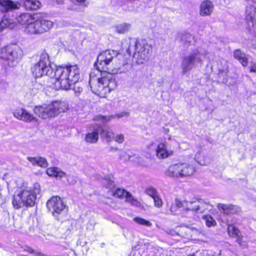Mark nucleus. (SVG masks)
Instances as JSON below:
<instances>
[{"label":"nucleus","mask_w":256,"mask_h":256,"mask_svg":"<svg viewBox=\"0 0 256 256\" xmlns=\"http://www.w3.org/2000/svg\"><path fill=\"white\" fill-rule=\"evenodd\" d=\"M118 55V52L114 50H108L100 52L94 64L100 76H96L94 72L90 74L89 84L92 90L100 97H105L116 87L114 76L107 70L108 66Z\"/></svg>","instance_id":"obj_1"},{"label":"nucleus","mask_w":256,"mask_h":256,"mask_svg":"<svg viewBox=\"0 0 256 256\" xmlns=\"http://www.w3.org/2000/svg\"><path fill=\"white\" fill-rule=\"evenodd\" d=\"M146 192L152 198L158 194L156 190L154 188L151 186L146 188Z\"/></svg>","instance_id":"obj_34"},{"label":"nucleus","mask_w":256,"mask_h":256,"mask_svg":"<svg viewBox=\"0 0 256 256\" xmlns=\"http://www.w3.org/2000/svg\"><path fill=\"white\" fill-rule=\"evenodd\" d=\"M218 207L224 214H234L238 211V208L232 204H219Z\"/></svg>","instance_id":"obj_21"},{"label":"nucleus","mask_w":256,"mask_h":256,"mask_svg":"<svg viewBox=\"0 0 256 256\" xmlns=\"http://www.w3.org/2000/svg\"><path fill=\"white\" fill-rule=\"evenodd\" d=\"M54 66L50 64L48 54L43 52L39 61L32 68V72L36 78L41 77L44 75L50 78V73L52 72Z\"/></svg>","instance_id":"obj_8"},{"label":"nucleus","mask_w":256,"mask_h":256,"mask_svg":"<svg viewBox=\"0 0 256 256\" xmlns=\"http://www.w3.org/2000/svg\"><path fill=\"white\" fill-rule=\"evenodd\" d=\"M48 86V84L44 83L42 84L40 82H36L30 90V94H31L34 96L42 92L46 86Z\"/></svg>","instance_id":"obj_28"},{"label":"nucleus","mask_w":256,"mask_h":256,"mask_svg":"<svg viewBox=\"0 0 256 256\" xmlns=\"http://www.w3.org/2000/svg\"><path fill=\"white\" fill-rule=\"evenodd\" d=\"M203 219L206 222V224L207 226L210 227L216 224V222L214 218L209 215L203 216Z\"/></svg>","instance_id":"obj_33"},{"label":"nucleus","mask_w":256,"mask_h":256,"mask_svg":"<svg viewBox=\"0 0 256 256\" xmlns=\"http://www.w3.org/2000/svg\"><path fill=\"white\" fill-rule=\"evenodd\" d=\"M67 110L68 105L64 102L54 101L50 104L35 106L34 112L38 117L47 119L54 118Z\"/></svg>","instance_id":"obj_5"},{"label":"nucleus","mask_w":256,"mask_h":256,"mask_svg":"<svg viewBox=\"0 0 256 256\" xmlns=\"http://www.w3.org/2000/svg\"><path fill=\"white\" fill-rule=\"evenodd\" d=\"M100 132H104L103 128L101 127H98L94 129V131L88 132L85 137V140L86 142L93 144L97 142L98 139V134H100Z\"/></svg>","instance_id":"obj_18"},{"label":"nucleus","mask_w":256,"mask_h":256,"mask_svg":"<svg viewBox=\"0 0 256 256\" xmlns=\"http://www.w3.org/2000/svg\"><path fill=\"white\" fill-rule=\"evenodd\" d=\"M154 206L158 208H160L162 205V199L160 198L158 194L153 198Z\"/></svg>","instance_id":"obj_37"},{"label":"nucleus","mask_w":256,"mask_h":256,"mask_svg":"<svg viewBox=\"0 0 256 256\" xmlns=\"http://www.w3.org/2000/svg\"><path fill=\"white\" fill-rule=\"evenodd\" d=\"M0 6L2 8L1 10L3 12H6L17 8L16 4L10 0H0Z\"/></svg>","instance_id":"obj_22"},{"label":"nucleus","mask_w":256,"mask_h":256,"mask_svg":"<svg viewBox=\"0 0 256 256\" xmlns=\"http://www.w3.org/2000/svg\"><path fill=\"white\" fill-rule=\"evenodd\" d=\"M118 118H120V117L122 116V114H120V115H118Z\"/></svg>","instance_id":"obj_49"},{"label":"nucleus","mask_w":256,"mask_h":256,"mask_svg":"<svg viewBox=\"0 0 256 256\" xmlns=\"http://www.w3.org/2000/svg\"><path fill=\"white\" fill-rule=\"evenodd\" d=\"M234 57L238 60L244 66L248 65V59L244 54L240 50H236L234 52Z\"/></svg>","instance_id":"obj_27"},{"label":"nucleus","mask_w":256,"mask_h":256,"mask_svg":"<svg viewBox=\"0 0 256 256\" xmlns=\"http://www.w3.org/2000/svg\"><path fill=\"white\" fill-rule=\"evenodd\" d=\"M133 220L136 224L140 226H144L147 227H150L152 226L151 222L140 217H135L134 218Z\"/></svg>","instance_id":"obj_29"},{"label":"nucleus","mask_w":256,"mask_h":256,"mask_svg":"<svg viewBox=\"0 0 256 256\" xmlns=\"http://www.w3.org/2000/svg\"><path fill=\"white\" fill-rule=\"evenodd\" d=\"M118 150V148H113L112 146L110 147L109 148V151H113V150Z\"/></svg>","instance_id":"obj_47"},{"label":"nucleus","mask_w":256,"mask_h":256,"mask_svg":"<svg viewBox=\"0 0 256 256\" xmlns=\"http://www.w3.org/2000/svg\"><path fill=\"white\" fill-rule=\"evenodd\" d=\"M136 155L130 156L126 152H124L120 154V158L123 159L124 160H133L134 158H136Z\"/></svg>","instance_id":"obj_35"},{"label":"nucleus","mask_w":256,"mask_h":256,"mask_svg":"<svg viewBox=\"0 0 256 256\" xmlns=\"http://www.w3.org/2000/svg\"><path fill=\"white\" fill-rule=\"evenodd\" d=\"M208 54V51L202 48H198L186 55L196 66L202 64L204 58Z\"/></svg>","instance_id":"obj_11"},{"label":"nucleus","mask_w":256,"mask_h":256,"mask_svg":"<svg viewBox=\"0 0 256 256\" xmlns=\"http://www.w3.org/2000/svg\"><path fill=\"white\" fill-rule=\"evenodd\" d=\"M211 206L210 202L198 198H194L190 200H186L183 202L176 199L175 204L170 207V210L174 212L176 208H184V212L186 216L198 217V215L208 210Z\"/></svg>","instance_id":"obj_3"},{"label":"nucleus","mask_w":256,"mask_h":256,"mask_svg":"<svg viewBox=\"0 0 256 256\" xmlns=\"http://www.w3.org/2000/svg\"><path fill=\"white\" fill-rule=\"evenodd\" d=\"M196 66L186 56L183 58L181 64V68L183 74H186Z\"/></svg>","instance_id":"obj_20"},{"label":"nucleus","mask_w":256,"mask_h":256,"mask_svg":"<svg viewBox=\"0 0 256 256\" xmlns=\"http://www.w3.org/2000/svg\"><path fill=\"white\" fill-rule=\"evenodd\" d=\"M65 68L68 71V77H70L71 83H73L74 84H76L79 79L80 72L77 65L67 66Z\"/></svg>","instance_id":"obj_14"},{"label":"nucleus","mask_w":256,"mask_h":256,"mask_svg":"<svg viewBox=\"0 0 256 256\" xmlns=\"http://www.w3.org/2000/svg\"><path fill=\"white\" fill-rule=\"evenodd\" d=\"M174 150L168 148L167 143L164 142L160 143L156 150V155L159 159H164L172 155Z\"/></svg>","instance_id":"obj_13"},{"label":"nucleus","mask_w":256,"mask_h":256,"mask_svg":"<svg viewBox=\"0 0 256 256\" xmlns=\"http://www.w3.org/2000/svg\"><path fill=\"white\" fill-rule=\"evenodd\" d=\"M40 192V184H36L34 186L23 184L14 192L12 204L16 209L22 207H32L35 204L36 196Z\"/></svg>","instance_id":"obj_2"},{"label":"nucleus","mask_w":256,"mask_h":256,"mask_svg":"<svg viewBox=\"0 0 256 256\" xmlns=\"http://www.w3.org/2000/svg\"><path fill=\"white\" fill-rule=\"evenodd\" d=\"M72 88L76 94L78 95L82 91V88L78 86V84L77 82L76 84H74L72 86Z\"/></svg>","instance_id":"obj_39"},{"label":"nucleus","mask_w":256,"mask_h":256,"mask_svg":"<svg viewBox=\"0 0 256 256\" xmlns=\"http://www.w3.org/2000/svg\"><path fill=\"white\" fill-rule=\"evenodd\" d=\"M181 169L182 177L188 176L192 175L196 171L194 164L181 163Z\"/></svg>","instance_id":"obj_19"},{"label":"nucleus","mask_w":256,"mask_h":256,"mask_svg":"<svg viewBox=\"0 0 256 256\" xmlns=\"http://www.w3.org/2000/svg\"><path fill=\"white\" fill-rule=\"evenodd\" d=\"M228 232L229 235L232 236H239L241 234L239 230L233 224L228 226Z\"/></svg>","instance_id":"obj_30"},{"label":"nucleus","mask_w":256,"mask_h":256,"mask_svg":"<svg viewBox=\"0 0 256 256\" xmlns=\"http://www.w3.org/2000/svg\"><path fill=\"white\" fill-rule=\"evenodd\" d=\"M46 174L50 176L62 178L66 176V174L57 167L49 168L46 170Z\"/></svg>","instance_id":"obj_23"},{"label":"nucleus","mask_w":256,"mask_h":256,"mask_svg":"<svg viewBox=\"0 0 256 256\" xmlns=\"http://www.w3.org/2000/svg\"><path fill=\"white\" fill-rule=\"evenodd\" d=\"M98 118L100 120H102V122H105L110 120L114 118V116H98Z\"/></svg>","instance_id":"obj_40"},{"label":"nucleus","mask_w":256,"mask_h":256,"mask_svg":"<svg viewBox=\"0 0 256 256\" xmlns=\"http://www.w3.org/2000/svg\"><path fill=\"white\" fill-rule=\"evenodd\" d=\"M13 115L16 119L26 122H38V120L36 116L22 108H16L13 112Z\"/></svg>","instance_id":"obj_12"},{"label":"nucleus","mask_w":256,"mask_h":256,"mask_svg":"<svg viewBox=\"0 0 256 256\" xmlns=\"http://www.w3.org/2000/svg\"><path fill=\"white\" fill-rule=\"evenodd\" d=\"M214 10L212 2L206 0L202 2L200 5V14L202 16H208L211 14Z\"/></svg>","instance_id":"obj_17"},{"label":"nucleus","mask_w":256,"mask_h":256,"mask_svg":"<svg viewBox=\"0 0 256 256\" xmlns=\"http://www.w3.org/2000/svg\"><path fill=\"white\" fill-rule=\"evenodd\" d=\"M53 26V22L49 20L38 19L34 20L25 27V32L30 34H42L48 31Z\"/></svg>","instance_id":"obj_9"},{"label":"nucleus","mask_w":256,"mask_h":256,"mask_svg":"<svg viewBox=\"0 0 256 256\" xmlns=\"http://www.w3.org/2000/svg\"><path fill=\"white\" fill-rule=\"evenodd\" d=\"M33 18L31 14L28 13L22 14L16 18L18 22L22 24L26 25V26L32 22Z\"/></svg>","instance_id":"obj_24"},{"label":"nucleus","mask_w":256,"mask_h":256,"mask_svg":"<svg viewBox=\"0 0 256 256\" xmlns=\"http://www.w3.org/2000/svg\"><path fill=\"white\" fill-rule=\"evenodd\" d=\"M114 138V140L120 144L122 143L124 140V136L122 134H118Z\"/></svg>","instance_id":"obj_42"},{"label":"nucleus","mask_w":256,"mask_h":256,"mask_svg":"<svg viewBox=\"0 0 256 256\" xmlns=\"http://www.w3.org/2000/svg\"><path fill=\"white\" fill-rule=\"evenodd\" d=\"M54 66V69L52 72H51L50 78H54V82L56 89H62L68 90L71 89L74 86L73 83H71L70 77H68V71L66 70L65 67H56Z\"/></svg>","instance_id":"obj_6"},{"label":"nucleus","mask_w":256,"mask_h":256,"mask_svg":"<svg viewBox=\"0 0 256 256\" xmlns=\"http://www.w3.org/2000/svg\"><path fill=\"white\" fill-rule=\"evenodd\" d=\"M104 132H100V134L104 136L106 138L108 141H110L112 139L114 138V132L110 129L104 130Z\"/></svg>","instance_id":"obj_32"},{"label":"nucleus","mask_w":256,"mask_h":256,"mask_svg":"<svg viewBox=\"0 0 256 256\" xmlns=\"http://www.w3.org/2000/svg\"><path fill=\"white\" fill-rule=\"evenodd\" d=\"M77 2H84L86 0H76Z\"/></svg>","instance_id":"obj_48"},{"label":"nucleus","mask_w":256,"mask_h":256,"mask_svg":"<svg viewBox=\"0 0 256 256\" xmlns=\"http://www.w3.org/2000/svg\"><path fill=\"white\" fill-rule=\"evenodd\" d=\"M114 197L118 198H125L126 200L132 204V205H135L137 203V201L132 196L131 194L125 191L124 189L117 188L112 194Z\"/></svg>","instance_id":"obj_15"},{"label":"nucleus","mask_w":256,"mask_h":256,"mask_svg":"<svg viewBox=\"0 0 256 256\" xmlns=\"http://www.w3.org/2000/svg\"><path fill=\"white\" fill-rule=\"evenodd\" d=\"M113 183V181L110 178H104L102 180V184L106 187L111 186Z\"/></svg>","instance_id":"obj_41"},{"label":"nucleus","mask_w":256,"mask_h":256,"mask_svg":"<svg viewBox=\"0 0 256 256\" xmlns=\"http://www.w3.org/2000/svg\"><path fill=\"white\" fill-rule=\"evenodd\" d=\"M114 30L118 34H123L127 32L131 28V24L128 23H122L114 26Z\"/></svg>","instance_id":"obj_26"},{"label":"nucleus","mask_w":256,"mask_h":256,"mask_svg":"<svg viewBox=\"0 0 256 256\" xmlns=\"http://www.w3.org/2000/svg\"><path fill=\"white\" fill-rule=\"evenodd\" d=\"M24 250L25 252H27L31 254H35V253L37 252L35 251L30 246H25L24 248Z\"/></svg>","instance_id":"obj_44"},{"label":"nucleus","mask_w":256,"mask_h":256,"mask_svg":"<svg viewBox=\"0 0 256 256\" xmlns=\"http://www.w3.org/2000/svg\"><path fill=\"white\" fill-rule=\"evenodd\" d=\"M38 157H32L28 156L27 160L32 163L33 166H38Z\"/></svg>","instance_id":"obj_38"},{"label":"nucleus","mask_w":256,"mask_h":256,"mask_svg":"<svg viewBox=\"0 0 256 256\" xmlns=\"http://www.w3.org/2000/svg\"><path fill=\"white\" fill-rule=\"evenodd\" d=\"M38 166H40L43 168H46L48 166V163L44 158L42 157H38Z\"/></svg>","instance_id":"obj_36"},{"label":"nucleus","mask_w":256,"mask_h":256,"mask_svg":"<svg viewBox=\"0 0 256 256\" xmlns=\"http://www.w3.org/2000/svg\"><path fill=\"white\" fill-rule=\"evenodd\" d=\"M236 242L238 243V244L242 246L243 248L246 247V244L242 240V239L241 238V234H240L239 236H236Z\"/></svg>","instance_id":"obj_43"},{"label":"nucleus","mask_w":256,"mask_h":256,"mask_svg":"<svg viewBox=\"0 0 256 256\" xmlns=\"http://www.w3.org/2000/svg\"><path fill=\"white\" fill-rule=\"evenodd\" d=\"M123 67L125 68L124 70H121L120 68H119V70H117L116 72L121 73L127 71L128 69L126 68L128 67V64H123Z\"/></svg>","instance_id":"obj_45"},{"label":"nucleus","mask_w":256,"mask_h":256,"mask_svg":"<svg viewBox=\"0 0 256 256\" xmlns=\"http://www.w3.org/2000/svg\"><path fill=\"white\" fill-rule=\"evenodd\" d=\"M250 72H256V64H254L250 66Z\"/></svg>","instance_id":"obj_46"},{"label":"nucleus","mask_w":256,"mask_h":256,"mask_svg":"<svg viewBox=\"0 0 256 256\" xmlns=\"http://www.w3.org/2000/svg\"><path fill=\"white\" fill-rule=\"evenodd\" d=\"M192 40L193 36L191 34H182L180 36V40L184 44H186L188 43L191 42Z\"/></svg>","instance_id":"obj_31"},{"label":"nucleus","mask_w":256,"mask_h":256,"mask_svg":"<svg viewBox=\"0 0 256 256\" xmlns=\"http://www.w3.org/2000/svg\"><path fill=\"white\" fill-rule=\"evenodd\" d=\"M4 24V20H2V24ZM4 26L3 25L2 26Z\"/></svg>","instance_id":"obj_50"},{"label":"nucleus","mask_w":256,"mask_h":256,"mask_svg":"<svg viewBox=\"0 0 256 256\" xmlns=\"http://www.w3.org/2000/svg\"><path fill=\"white\" fill-rule=\"evenodd\" d=\"M46 206L54 216L61 214L66 206L62 199L57 196H52L50 198L47 202Z\"/></svg>","instance_id":"obj_10"},{"label":"nucleus","mask_w":256,"mask_h":256,"mask_svg":"<svg viewBox=\"0 0 256 256\" xmlns=\"http://www.w3.org/2000/svg\"><path fill=\"white\" fill-rule=\"evenodd\" d=\"M188 256H194L193 255H192V254H190L188 255Z\"/></svg>","instance_id":"obj_51"},{"label":"nucleus","mask_w":256,"mask_h":256,"mask_svg":"<svg viewBox=\"0 0 256 256\" xmlns=\"http://www.w3.org/2000/svg\"><path fill=\"white\" fill-rule=\"evenodd\" d=\"M23 56L22 50L17 45L8 46L0 49V58L6 60L10 66H16Z\"/></svg>","instance_id":"obj_7"},{"label":"nucleus","mask_w":256,"mask_h":256,"mask_svg":"<svg viewBox=\"0 0 256 256\" xmlns=\"http://www.w3.org/2000/svg\"><path fill=\"white\" fill-rule=\"evenodd\" d=\"M128 52L133 54V58L138 64H143L150 58L152 52V46L145 40L132 41L129 45Z\"/></svg>","instance_id":"obj_4"},{"label":"nucleus","mask_w":256,"mask_h":256,"mask_svg":"<svg viewBox=\"0 0 256 256\" xmlns=\"http://www.w3.org/2000/svg\"><path fill=\"white\" fill-rule=\"evenodd\" d=\"M181 163L170 166L166 172L167 176L173 178H182Z\"/></svg>","instance_id":"obj_16"},{"label":"nucleus","mask_w":256,"mask_h":256,"mask_svg":"<svg viewBox=\"0 0 256 256\" xmlns=\"http://www.w3.org/2000/svg\"><path fill=\"white\" fill-rule=\"evenodd\" d=\"M40 2L36 0H25L24 5L28 10H36L40 6Z\"/></svg>","instance_id":"obj_25"}]
</instances>
